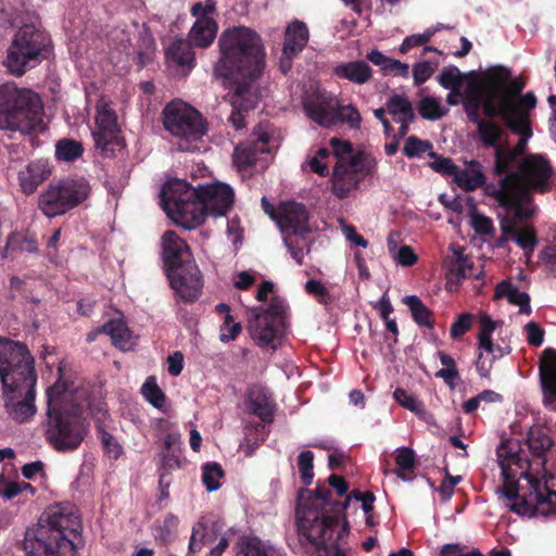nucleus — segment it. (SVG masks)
<instances>
[{"instance_id": "obj_1", "label": "nucleus", "mask_w": 556, "mask_h": 556, "mask_svg": "<svg viewBox=\"0 0 556 556\" xmlns=\"http://www.w3.org/2000/svg\"><path fill=\"white\" fill-rule=\"evenodd\" d=\"M345 504L331 500V490L318 484L315 490L298 491L295 519L299 541L307 552L317 556H350L344 547L350 534Z\"/></svg>"}, {"instance_id": "obj_2", "label": "nucleus", "mask_w": 556, "mask_h": 556, "mask_svg": "<svg viewBox=\"0 0 556 556\" xmlns=\"http://www.w3.org/2000/svg\"><path fill=\"white\" fill-rule=\"evenodd\" d=\"M504 483L497 493L502 503L519 516L546 515L556 508V478L549 477L542 486L529 472L530 462L521 456L518 441L506 440L496 450Z\"/></svg>"}, {"instance_id": "obj_3", "label": "nucleus", "mask_w": 556, "mask_h": 556, "mask_svg": "<svg viewBox=\"0 0 556 556\" xmlns=\"http://www.w3.org/2000/svg\"><path fill=\"white\" fill-rule=\"evenodd\" d=\"M556 170L551 161L543 154H528L518 166V170L509 173L498 181L494 198L519 220L531 218L536 206L533 193H547L552 190V179Z\"/></svg>"}, {"instance_id": "obj_4", "label": "nucleus", "mask_w": 556, "mask_h": 556, "mask_svg": "<svg viewBox=\"0 0 556 556\" xmlns=\"http://www.w3.org/2000/svg\"><path fill=\"white\" fill-rule=\"evenodd\" d=\"M80 520L72 507L56 504L48 507L37 525L25 532L23 547L27 556H77L74 539Z\"/></svg>"}, {"instance_id": "obj_5", "label": "nucleus", "mask_w": 556, "mask_h": 556, "mask_svg": "<svg viewBox=\"0 0 556 556\" xmlns=\"http://www.w3.org/2000/svg\"><path fill=\"white\" fill-rule=\"evenodd\" d=\"M71 386L59 379L47 389L46 439L58 452L77 450L88 432V426L81 417L83 403L70 406L73 401Z\"/></svg>"}, {"instance_id": "obj_6", "label": "nucleus", "mask_w": 556, "mask_h": 556, "mask_svg": "<svg viewBox=\"0 0 556 556\" xmlns=\"http://www.w3.org/2000/svg\"><path fill=\"white\" fill-rule=\"evenodd\" d=\"M219 58L213 74L228 90L224 100L231 108L229 121L235 128L243 127V27L233 26L222 31L217 41Z\"/></svg>"}, {"instance_id": "obj_7", "label": "nucleus", "mask_w": 556, "mask_h": 556, "mask_svg": "<svg viewBox=\"0 0 556 556\" xmlns=\"http://www.w3.org/2000/svg\"><path fill=\"white\" fill-rule=\"evenodd\" d=\"M526 83L521 77L513 78L511 71L497 65L485 76L483 113L486 117H509L531 114L538 100L532 91L521 94Z\"/></svg>"}, {"instance_id": "obj_8", "label": "nucleus", "mask_w": 556, "mask_h": 556, "mask_svg": "<svg viewBox=\"0 0 556 556\" xmlns=\"http://www.w3.org/2000/svg\"><path fill=\"white\" fill-rule=\"evenodd\" d=\"M43 105L30 89L14 83L0 85V130L30 134L43 129Z\"/></svg>"}, {"instance_id": "obj_9", "label": "nucleus", "mask_w": 556, "mask_h": 556, "mask_svg": "<svg viewBox=\"0 0 556 556\" xmlns=\"http://www.w3.org/2000/svg\"><path fill=\"white\" fill-rule=\"evenodd\" d=\"M161 201L167 215L185 229H195L206 218L199 190L187 181L175 179L161 191Z\"/></svg>"}, {"instance_id": "obj_10", "label": "nucleus", "mask_w": 556, "mask_h": 556, "mask_svg": "<svg viewBox=\"0 0 556 556\" xmlns=\"http://www.w3.org/2000/svg\"><path fill=\"white\" fill-rule=\"evenodd\" d=\"M276 408L275 399L266 387H249L245 394V456L251 455L267 439Z\"/></svg>"}, {"instance_id": "obj_11", "label": "nucleus", "mask_w": 556, "mask_h": 556, "mask_svg": "<svg viewBox=\"0 0 556 556\" xmlns=\"http://www.w3.org/2000/svg\"><path fill=\"white\" fill-rule=\"evenodd\" d=\"M49 36L34 25H24L15 34L4 61L9 72L22 76L49 53Z\"/></svg>"}, {"instance_id": "obj_12", "label": "nucleus", "mask_w": 556, "mask_h": 556, "mask_svg": "<svg viewBox=\"0 0 556 556\" xmlns=\"http://www.w3.org/2000/svg\"><path fill=\"white\" fill-rule=\"evenodd\" d=\"M287 305L283 299L275 295L266 306L251 309L249 332L260 348L277 349L276 341L287 327Z\"/></svg>"}, {"instance_id": "obj_13", "label": "nucleus", "mask_w": 556, "mask_h": 556, "mask_svg": "<svg viewBox=\"0 0 556 556\" xmlns=\"http://www.w3.org/2000/svg\"><path fill=\"white\" fill-rule=\"evenodd\" d=\"M163 124L177 138L175 146L178 151L193 152L200 149L199 141L206 132V124L198 111L167 104L163 111Z\"/></svg>"}, {"instance_id": "obj_14", "label": "nucleus", "mask_w": 556, "mask_h": 556, "mask_svg": "<svg viewBox=\"0 0 556 556\" xmlns=\"http://www.w3.org/2000/svg\"><path fill=\"white\" fill-rule=\"evenodd\" d=\"M34 357L24 343L0 338V378L2 387L36 383Z\"/></svg>"}, {"instance_id": "obj_15", "label": "nucleus", "mask_w": 556, "mask_h": 556, "mask_svg": "<svg viewBox=\"0 0 556 556\" xmlns=\"http://www.w3.org/2000/svg\"><path fill=\"white\" fill-rule=\"evenodd\" d=\"M89 193V185L84 179H65L49 188L39 197L38 205L48 217L65 214L81 203Z\"/></svg>"}, {"instance_id": "obj_16", "label": "nucleus", "mask_w": 556, "mask_h": 556, "mask_svg": "<svg viewBox=\"0 0 556 556\" xmlns=\"http://www.w3.org/2000/svg\"><path fill=\"white\" fill-rule=\"evenodd\" d=\"M265 49L260 35L245 27V111L253 109L267 88L257 83L265 70Z\"/></svg>"}, {"instance_id": "obj_17", "label": "nucleus", "mask_w": 556, "mask_h": 556, "mask_svg": "<svg viewBox=\"0 0 556 556\" xmlns=\"http://www.w3.org/2000/svg\"><path fill=\"white\" fill-rule=\"evenodd\" d=\"M36 383H18L3 387L4 408L16 422H25L36 413Z\"/></svg>"}, {"instance_id": "obj_18", "label": "nucleus", "mask_w": 556, "mask_h": 556, "mask_svg": "<svg viewBox=\"0 0 556 556\" xmlns=\"http://www.w3.org/2000/svg\"><path fill=\"white\" fill-rule=\"evenodd\" d=\"M303 110L308 118L319 126L329 128L336 125L338 101L326 91H313L303 98Z\"/></svg>"}, {"instance_id": "obj_19", "label": "nucleus", "mask_w": 556, "mask_h": 556, "mask_svg": "<svg viewBox=\"0 0 556 556\" xmlns=\"http://www.w3.org/2000/svg\"><path fill=\"white\" fill-rule=\"evenodd\" d=\"M200 199L206 216H225L233 204V190L224 182H213L208 185H198Z\"/></svg>"}, {"instance_id": "obj_20", "label": "nucleus", "mask_w": 556, "mask_h": 556, "mask_svg": "<svg viewBox=\"0 0 556 556\" xmlns=\"http://www.w3.org/2000/svg\"><path fill=\"white\" fill-rule=\"evenodd\" d=\"M167 276L172 288L184 301L193 302L199 298L203 282L200 270L194 263L186 264L178 267V269H172Z\"/></svg>"}, {"instance_id": "obj_21", "label": "nucleus", "mask_w": 556, "mask_h": 556, "mask_svg": "<svg viewBox=\"0 0 556 556\" xmlns=\"http://www.w3.org/2000/svg\"><path fill=\"white\" fill-rule=\"evenodd\" d=\"M276 223L281 232L294 236H305L311 232L308 212L304 204L295 202L281 203L276 214Z\"/></svg>"}, {"instance_id": "obj_22", "label": "nucleus", "mask_w": 556, "mask_h": 556, "mask_svg": "<svg viewBox=\"0 0 556 556\" xmlns=\"http://www.w3.org/2000/svg\"><path fill=\"white\" fill-rule=\"evenodd\" d=\"M539 376L544 405L556 410V350L546 348L539 358Z\"/></svg>"}, {"instance_id": "obj_23", "label": "nucleus", "mask_w": 556, "mask_h": 556, "mask_svg": "<svg viewBox=\"0 0 556 556\" xmlns=\"http://www.w3.org/2000/svg\"><path fill=\"white\" fill-rule=\"evenodd\" d=\"M162 247L167 274L172 271V269H178L180 266L194 263L188 244L180 239L175 231L167 230L164 232Z\"/></svg>"}, {"instance_id": "obj_24", "label": "nucleus", "mask_w": 556, "mask_h": 556, "mask_svg": "<svg viewBox=\"0 0 556 556\" xmlns=\"http://www.w3.org/2000/svg\"><path fill=\"white\" fill-rule=\"evenodd\" d=\"M98 129L93 131L96 147L101 151H108L109 146L118 143L117 117L110 110H102L97 116Z\"/></svg>"}, {"instance_id": "obj_25", "label": "nucleus", "mask_w": 556, "mask_h": 556, "mask_svg": "<svg viewBox=\"0 0 556 556\" xmlns=\"http://www.w3.org/2000/svg\"><path fill=\"white\" fill-rule=\"evenodd\" d=\"M362 177L350 169L345 160H338L332 173V192L339 199H344L352 190L358 188Z\"/></svg>"}, {"instance_id": "obj_26", "label": "nucleus", "mask_w": 556, "mask_h": 556, "mask_svg": "<svg viewBox=\"0 0 556 556\" xmlns=\"http://www.w3.org/2000/svg\"><path fill=\"white\" fill-rule=\"evenodd\" d=\"M309 38L306 24L299 20L291 22L285 31L283 55L294 58L303 51Z\"/></svg>"}, {"instance_id": "obj_27", "label": "nucleus", "mask_w": 556, "mask_h": 556, "mask_svg": "<svg viewBox=\"0 0 556 556\" xmlns=\"http://www.w3.org/2000/svg\"><path fill=\"white\" fill-rule=\"evenodd\" d=\"M332 74L355 85H364L372 78L371 67L363 60L340 63L332 68Z\"/></svg>"}, {"instance_id": "obj_28", "label": "nucleus", "mask_w": 556, "mask_h": 556, "mask_svg": "<svg viewBox=\"0 0 556 556\" xmlns=\"http://www.w3.org/2000/svg\"><path fill=\"white\" fill-rule=\"evenodd\" d=\"M507 129L519 136V140L511 151L517 155H522L528 146V140L532 137L531 114H522L519 116L500 117Z\"/></svg>"}, {"instance_id": "obj_29", "label": "nucleus", "mask_w": 556, "mask_h": 556, "mask_svg": "<svg viewBox=\"0 0 556 556\" xmlns=\"http://www.w3.org/2000/svg\"><path fill=\"white\" fill-rule=\"evenodd\" d=\"M218 24L212 16L197 18L188 34V39L193 47L207 48L216 38Z\"/></svg>"}, {"instance_id": "obj_30", "label": "nucleus", "mask_w": 556, "mask_h": 556, "mask_svg": "<svg viewBox=\"0 0 556 556\" xmlns=\"http://www.w3.org/2000/svg\"><path fill=\"white\" fill-rule=\"evenodd\" d=\"M51 172L42 161L30 162L25 168L18 172L20 186L24 193H34L38 186L48 179Z\"/></svg>"}, {"instance_id": "obj_31", "label": "nucleus", "mask_w": 556, "mask_h": 556, "mask_svg": "<svg viewBox=\"0 0 556 556\" xmlns=\"http://www.w3.org/2000/svg\"><path fill=\"white\" fill-rule=\"evenodd\" d=\"M526 443L531 455L540 460L539 465L544 466L545 455L554 444L549 430L542 426L531 427L528 431Z\"/></svg>"}, {"instance_id": "obj_32", "label": "nucleus", "mask_w": 556, "mask_h": 556, "mask_svg": "<svg viewBox=\"0 0 556 556\" xmlns=\"http://www.w3.org/2000/svg\"><path fill=\"white\" fill-rule=\"evenodd\" d=\"M494 117H488L476 124L477 136L481 146L486 149H495L508 140V135L504 128L493 119Z\"/></svg>"}, {"instance_id": "obj_33", "label": "nucleus", "mask_w": 556, "mask_h": 556, "mask_svg": "<svg viewBox=\"0 0 556 556\" xmlns=\"http://www.w3.org/2000/svg\"><path fill=\"white\" fill-rule=\"evenodd\" d=\"M454 181L465 191H473L485 184V175L480 162L471 161L465 168H457Z\"/></svg>"}, {"instance_id": "obj_34", "label": "nucleus", "mask_w": 556, "mask_h": 556, "mask_svg": "<svg viewBox=\"0 0 556 556\" xmlns=\"http://www.w3.org/2000/svg\"><path fill=\"white\" fill-rule=\"evenodd\" d=\"M501 231L510 233L511 240L527 253H532L539 241L536 231L532 226L519 228L513 222L505 219L501 222Z\"/></svg>"}, {"instance_id": "obj_35", "label": "nucleus", "mask_w": 556, "mask_h": 556, "mask_svg": "<svg viewBox=\"0 0 556 556\" xmlns=\"http://www.w3.org/2000/svg\"><path fill=\"white\" fill-rule=\"evenodd\" d=\"M506 298L513 305L519 306V313L530 315L532 313L530 306V295L520 291L509 280L500 282L495 288L494 300Z\"/></svg>"}, {"instance_id": "obj_36", "label": "nucleus", "mask_w": 556, "mask_h": 556, "mask_svg": "<svg viewBox=\"0 0 556 556\" xmlns=\"http://www.w3.org/2000/svg\"><path fill=\"white\" fill-rule=\"evenodd\" d=\"M254 137L249 144H245V170L250 166H254L261 161L258 155H268L270 153L269 149V140L270 135L264 130L260 126L257 130H255L252 135Z\"/></svg>"}, {"instance_id": "obj_37", "label": "nucleus", "mask_w": 556, "mask_h": 556, "mask_svg": "<svg viewBox=\"0 0 556 556\" xmlns=\"http://www.w3.org/2000/svg\"><path fill=\"white\" fill-rule=\"evenodd\" d=\"M193 43L189 39H177L166 49V59L169 63L191 68L194 65Z\"/></svg>"}, {"instance_id": "obj_38", "label": "nucleus", "mask_w": 556, "mask_h": 556, "mask_svg": "<svg viewBox=\"0 0 556 556\" xmlns=\"http://www.w3.org/2000/svg\"><path fill=\"white\" fill-rule=\"evenodd\" d=\"M403 303L409 308L413 320L419 326L433 329L435 319L433 313L417 295H407Z\"/></svg>"}, {"instance_id": "obj_39", "label": "nucleus", "mask_w": 556, "mask_h": 556, "mask_svg": "<svg viewBox=\"0 0 556 556\" xmlns=\"http://www.w3.org/2000/svg\"><path fill=\"white\" fill-rule=\"evenodd\" d=\"M387 111L393 116L394 122H414L416 116L410 101L402 94H392L387 103Z\"/></svg>"}, {"instance_id": "obj_40", "label": "nucleus", "mask_w": 556, "mask_h": 556, "mask_svg": "<svg viewBox=\"0 0 556 556\" xmlns=\"http://www.w3.org/2000/svg\"><path fill=\"white\" fill-rule=\"evenodd\" d=\"M396 469L394 472L404 481L414 479V469L416 467V455L410 447H400L395 451L394 456Z\"/></svg>"}, {"instance_id": "obj_41", "label": "nucleus", "mask_w": 556, "mask_h": 556, "mask_svg": "<svg viewBox=\"0 0 556 556\" xmlns=\"http://www.w3.org/2000/svg\"><path fill=\"white\" fill-rule=\"evenodd\" d=\"M110 336L112 343L122 350L128 348L130 330L122 319L110 320L99 330Z\"/></svg>"}, {"instance_id": "obj_42", "label": "nucleus", "mask_w": 556, "mask_h": 556, "mask_svg": "<svg viewBox=\"0 0 556 556\" xmlns=\"http://www.w3.org/2000/svg\"><path fill=\"white\" fill-rule=\"evenodd\" d=\"M494 150V167L493 172L496 176L504 177L508 175L510 168L516 162L517 155L511 151V148L508 146V140L505 139V142L498 146Z\"/></svg>"}, {"instance_id": "obj_43", "label": "nucleus", "mask_w": 556, "mask_h": 556, "mask_svg": "<svg viewBox=\"0 0 556 556\" xmlns=\"http://www.w3.org/2000/svg\"><path fill=\"white\" fill-rule=\"evenodd\" d=\"M473 264L464 256L463 250L455 252V258L451 261L447 274V283L455 281L458 283L467 276H473Z\"/></svg>"}, {"instance_id": "obj_44", "label": "nucleus", "mask_w": 556, "mask_h": 556, "mask_svg": "<svg viewBox=\"0 0 556 556\" xmlns=\"http://www.w3.org/2000/svg\"><path fill=\"white\" fill-rule=\"evenodd\" d=\"M346 162L350 164L355 175L362 177V180L366 176H371L377 170V161L371 155L365 152H357L356 154L350 155Z\"/></svg>"}, {"instance_id": "obj_45", "label": "nucleus", "mask_w": 556, "mask_h": 556, "mask_svg": "<svg viewBox=\"0 0 556 556\" xmlns=\"http://www.w3.org/2000/svg\"><path fill=\"white\" fill-rule=\"evenodd\" d=\"M245 556H281V553L269 541L245 535Z\"/></svg>"}, {"instance_id": "obj_46", "label": "nucleus", "mask_w": 556, "mask_h": 556, "mask_svg": "<svg viewBox=\"0 0 556 556\" xmlns=\"http://www.w3.org/2000/svg\"><path fill=\"white\" fill-rule=\"evenodd\" d=\"M84 147L74 139H61L55 144V157L63 162H74L83 155Z\"/></svg>"}, {"instance_id": "obj_47", "label": "nucleus", "mask_w": 556, "mask_h": 556, "mask_svg": "<svg viewBox=\"0 0 556 556\" xmlns=\"http://www.w3.org/2000/svg\"><path fill=\"white\" fill-rule=\"evenodd\" d=\"M437 355L444 368L438 370L435 377L442 378L451 389L455 388V381L460 378L455 359L443 351H438Z\"/></svg>"}, {"instance_id": "obj_48", "label": "nucleus", "mask_w": 556, "mask_h": 556, "mask_svg": "<svg viewBox=\"0 0 556 556\" xmlns=\"http://www.w3.org/2000/svg\"><path fill=\"white\" fill-rule=\"evenodd\" d=\"M480 332L478 334L479 349L486 353H494L492 334L497 321H494L488 314H482L479 319Z\"/></svg>"}, {"instance_id": "obj_49", "label": "nucleus", "mask_w": 556, "mask_h": 556, "mask_svg": "<svg viewBox=\"0 0 556 556\" xmlns=\"http://www.w3.org/2000/svg\"><path fill=\"white\" fill-rule=\"evenodd\" d=\"M216 531V525H212V533L208 532L207 525L200 520L192 530V534L189 542V551L195 553L202 548L203 545L214 540V533Z\"/></svg>"}, {"instance_id": "obj_50", "label": "nucleus", "mask_w": 556, "mask_h": 556, "mask_svg": "<svg viewBox=\"0 0 556 556\" xmlns=\"http://www.w3.org/2000/svg\"><path fill=\"white\" fill-rule=\"evenodd\" d=\"M143 397L155 408L163 409L165 407L166 396L161 388L157 386L154 377L147 378L141 387Z\"/></svg>"}, {"instance_id": "obj_51", "label": "nucleus", "mask_w": 556, "mask_h": 556, "mask_svg": "<svg viewBox=\"0 0 556 556\" xmlns=\"http://www.w3.org/2000/svg\"><path fill=\"white\" fill-rule=\"evenodd\" d=\"M439 84L445 88L451 89L456 96L460 94V87L463 85V74L458 67L450 65L443 67L440 75L438 76Z\"/></svg>"}, {"instance_id": "obj_52", "label": "nucleus", "mask_w": 556, "mask_h": 556, "mask_svg": "<svg viewBox=\"0 0 556 556\" xmlns=\"http://www.w3.org/2000/svg\"><path fill=\"white\" fill-rule=\"evenodd\" d=\"M202 472V482L208 492H214L220 488L219 480L224 478L225 472L218 463L204 464Z\"/></svg>"}, {"instance_id": "obj_53", "label": "nucleus", "mask_w": 556, "mask_h": 556, "mask_svg": "<svg viewBox=\"0 0 556 556\" xmlns=\"http://www.w3.org/2000/svg\"><path fill=\"white\" fill-rule=\"evenodd\" d=\"M339 122L346 123L350 128L358 129L362 123V116L356 106L353 104L336 105V125Z\"/></svg>"}, {"instance_id": "obj_54", "label": "nucleus", "mask_w": 556, "mask_h": 556, "mask_svg": "<svg viewBox=\"0 0 556 556\" xmlns=\"http://www.w3.org/2000/svg\"><path fill=\"white\" fill-rule=\"evenodd\" d=\"M418 112L425 119L435 121L441 118L445 111L441 103L433 97H425L419 101Z\"/></svg>"}, {"instance_id": "obj_55", "label": "nucleus", "mask_w": 556, "mask_h": 556, "mask_svg": "<svg viewBox=\"0 0 556 556\" xmlns=\"http://www.w3.org/2000/svg\"><path fill=\"white\" fill-rule=\"evenodd\" d=\"M9 247H13L15 252L34 253L37 251V240L33 235L13 232L9 236Z\"/></svg>"}, {"instance_id": "obj_56", "label": "nucleus", "mask_w": 556, "mask_h": 556, "mask_svg": "<svg viewBox=\"0 0 556 556\" xmlns=\"http://www.w3.org/2000/svg\"><path fill=\"white\" fill-rule=\"evenodd\" d=\"M426 152H433L432 151V143L428 140H421L417 138L416 136H410L406 138L403 153L412 159V157H420Z\"/></svg>"}, {"instance_id": "obj_57", "label": "nucleus", "mask_w": 556, "mask_h": 556, "mask_svg": "<svg viewBox=\"0 0 556 556\" xmlns=\"http://www.w3.org/2000/svg\"><path fill=\"white\" fill-rule=\"evenodd\" d=\"M429 156L433 160L429 165L434 172L455 178L458 166L453 163L452 159L439 155L434 151L429 152Z\"/></svg>"}, {"instance_id": "obj_58", "label": "nucleus", "mask_w": 556, "mask_h": 556, "mask_svg": "<svg viewBox=\"0 0 556 556\" xmlns=\"http://www.w3.org/2000/svg\"><path fill=\"white\" fill-rule=\"evenodd\" d=\"M314 454L311 451H303L298 456V467L301 473V480L305 485H309L314 479Z\"/></svg>"}, {"instance_id": "obj_59", "label": "nucleus", "mask_w": 556, "mask_h": 556, "mask_svg": "<svg viewBox=\"0 0 556 556\" xmlns=\"http://www.w3.org/2000/svg\"><path fill=\"white\" fill-rule=\"evenodd\" d=\"M393 397L402 407L415 413H424V404L418 401L414 395L409 394L402 388H396L393 392Z\"/></svg>"}, {"instance_id": "obj_60", "label": "nucleus", "mask_w": 556, "mask_h": 556, "mask_svg": "<svg viewBox=\"0 0 556 556\" xmlns=\"http://www.w3.org/2000/svg\"><path fill=\"white\" fill-rule=\"evenodd\" d=\"M444 479L439 488H435L433 483L430 482L431 486L440 493L441 500L443 502L448 501L453 494L455 486L463 480L462 476H452L447 469L444 467Z\"/></svg>"}, {"instance_id": "obj_61", "label": "nucleus", "mask_w": 556, "mask_h": 556, "mask_svg": "<svg viewBox=\"0 0 556 556\" xmlns=\"http://www.w3.org/2000/svg\"><path fill=\"white\" fill-rule=\"evenodd\" d=\"M438 66V61L431 63L429 61H421L413 66V78L415 86L425 84L434 73Z\"/></svg>"}, {"instance_id": "obj_62", "label": "nucleus", "mask_w": 556, "mask_h": 556, "mask_svg": "<svg viewBox=\"0 0 556 556\" xmlns=\"http://www.w3.org/2000/svg\"><path fill=\"white\" fill-rule=\"evenodd\" d=\"M473 324V315L470 313H462L457 316L456 320L452 324L450 336L452 339L462 338L469 331Z\"/></svg>"}, {"instance_id": "obj_63", "label": "nucleus", "mask_w": 556, "mask_h": 556, "mask_svg": "<svg viewBox=\"0 0 556 556\" xmlns=\"http://www.w3.org/2000/svg\"><path fill=\"white\" fill-rule=\"evenodd\" d=\"M432 37L433 30H430L428 27L422 34H414L406 37L400 46L399 51L402 54H406L412 48L426 45Z\"/></svg>"}, {"instance_id": "obj_64", "label": "nucleus", "mask_w": 556, "mask_h": 556, "mask_svg": "<svg viewBox=\"0 0 556 556\" xmlns=\"http://www.w3.org/2000/svg\"><path fill=\"white\" fill-rule=\"evenodd\" d=\"M539 260L556 277V241L551 242L540 252Z\"/></svg>"}]
</instances>
